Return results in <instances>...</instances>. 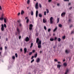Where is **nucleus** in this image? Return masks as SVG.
Listing matches in <instances>:
<instances>
[{
    "label": "nucleus",
    "instance_id": "f257e3e1",
    "mask_svg": "<svg viewBox=\"0 0 74 74\" xmlns=\"http://www.w3.org/2000/svg\"><path fill=\"white\" fill-rule=\"evenodd\" d=\"M16 31L18 32L17 33H18V35H19V34H20V33L21 32L20 30L19 29V28H18V27L16 28Z\"/></svg>",
    "mask_w": 74,
    "mask_h": 74
},
{
    "label": "nucleus",
    "instance_id": "f03ea898",
    "mask_svg": "<svg viewBox=\"0 0 74 74\" xmlns=\"http://www.w3.org/2000/svg\"><path fill=\"white\" fill-rule=\"evenodd\" d=\"M53 17H51L50 18V24H52L53 23Z\"/></svg>",
    "mask_w": 74,
    "mask_h": 74
},
{
    "label": "nucleus",
    "instance_id": "7ed1b4c3",
    "mask_svg": "<svg viewBox=\"0 0 74 74\" xmlns=\"http://www.w3.org/2000/svg\"><path fill=\"white\" fill-rule=\"evenodd\" d=\"M1 31H4V25L3 24H2L1 25Z\"/></svg>",
    "mask_w": 74,
    "mask_h": 74
},
{
    "label": "nucleus",
    "instance_id": "20e7f679",
    "mask_svg": "<svg viewBox=\"0 0 74 74\" xmlns=\"http://www.w3.org/2000/svg\"><path fill=\"white\" fill-rule=\"evenodd\" d=\"M3 16V15H2V16H1V17H0V21H3L4 20V17Z\"/></svg>",
    "mask_w": 74,
    "mask_h": 74
},
{
    "label": "nucleus",
    "instance_id": "39448f33",
    "mask_svg": "<svg viewBox=\"0 0 74 74\" xmlns=\"http://www.w3.org/2000/svg\"><path fill=\"white\" fill-rule=\"evenodd\" d=\"M30 40V39H29V37H27L25 39V41L26 42H28L29 41V40Z\"/></svg>",
    "mask_w": 74,
    "mask_h": 74
},
{
    "label": "nucleus",
    "instance_id": "423d86ee",
    "mask_svg": "<svg viewBox=\"0 0 74 74\" xmlns=\"http://www.w3.org/2000/svg\"><path fill=\"white\" fill-rule=\"evenodd\" d=\"M38 2H37L35 5V8L36 9H37L38 8Z\"/></svg>",
    "mask_w": 74,
    "mask_h": 74
},
{
    "label": "nucleus",
    "instance_id": "0eeeda50",
    "mask_svg": "<svg viewBox=\"0 0 74 74\" xmlns=\"http://www.w3.org/2000/svg\"><path fill=\"white\" fill-rule=\"evenodd\" d=\"M40 61V59L39 58H38L36 60V62H37V63H39Z\"/></svg>",
    "mask_w": 74,
    "mask_h": 74
},
{
    "label": "nucleus",
    "instance_id": "6e6552de",
    "mask_svg": "<svg viewBox=\"0 0 74 74\" xmlns=\"http://www.w3.org/2000/svg\"><path fill=\"white\" fill-rule=\"evenodd\" d=\"M64 15H65V12L62 13L61 14L62 17H63V16H64Z\"/></svg>",
    "mask_w": 74,
    "mask_h": 74
},
{
    "label": "nucleus",
    "instance_id": "1a4fd4ad",
    "mask_svg": "<svg viewBox=\"0 0 74 74\" xmlns=\"http://www.w3.org/2000/svg\"><path fill=\"white\" fill-rule=\"evenodd\" d=\"M24 53L25 54L27 52V49L26 48H25L24 49Z\"/></svg>",
    "mask_w": 74,
    "mask_h": 74
},
{
    "label": "nucleus",
    "instance_id": "9d476101",
    "mask_svg": "<svg viewBox=\"0 0 74 74\" xmlns=\"http://www.w3.org/2000/svg\"><path fill=\"white\" fill-rule=\"evenodd\" d=\"M38 10H36V17H37L38 16Z\"/></svg>",
    "mask_w": 74,
    "mask_h": 74
},
{
    "label": "nucleus",
    "instance_id": "9b49d317",
    "mask_svg": "<svg viewBox=\"0 0 74 74\" xmlns=\"http://www.w3.org/2000/svg\"><path fill=\"white\" fill-rule=\"evenodd\" d=\"M57 29H58V27H56L53 30V32H55L56 31V30H57Z\"/></svg>",
    "mask_w": 74,
    "mask_h": 74
},
{
    "label": "nucleus",
    "instance_id": "f8f14e48",
    "mask_svg": "<svg viewBox=\"0 0 74 74\" xmlns=\"http://www.w3.org/2000/svg\"><path fill=\"white\" fill-rule=\"evenodd\" d=\"M41 41L39 40L38 43V45H41Z\"/></svg>",
    "mask_w": 74,
    "mask_h": 74
},
{
    "label": "nucleus",
    "instance_id": "ddd939ff",
    "mask_svg": "<svg viewBox=\"0 0 74 74\" xmlns=\"http://www.w3.org/2000/svg\"><path fill=\"white\" fill-rule=\"evenodd\" d=\"M70 52V51L69 50H66L65 51V52L66 53H69Z\"/></svg>",
    "mask_w": 74,
    "mask_h": 74
},
{
    "label": "nucleus",
    "instance_id": "4468645a",
    "mask_svg": "<svg viewBox=\"0 0 74 74\" xmlns=\"http://www.w3.org/2000/svg\"><path fill=\"white\" fill-rule=\"evenodd\" d=\"M61 65H57V68H58L59 69V70H60V66Z\"/></svg>",
    "mask_w": 74,
    "mask_h": 74
},
{
    "label": "nucleus",
    "instance_id": "2eb2a0df",
    "mask_svg": "<svg viewBox=\"0 0 74 74\" xmlns=\"http://www.w3.org/2000/svg\"><path fill=\"white\" fill-rule=\"evenodd\" d=\"M50 41H54V39L53 38H51L50 39Z\"/></svg>",
    "mask_w": 74,
    "mask_h": 74
},
{
    "label": "nucleus",
    "instance_id": "dca6fc26",
    "mask_svg": "<svg viewBox=\"0 0 74 74\" xmlns=\"http://www.w3.org/2000/svg\"><path fill=\"white\" fill-rule=\"evenodd\" d=\"M34 57L35 58H37V53H36V54L34 55Z\"/></svg>",
    "mask_w": 74,
    "mask_h": 74
},
{
    "label": "nucleus",
    "instance_id": "f3484780",
    "mask_svg": "<svg viewBox=\"0 0 74 74\" xmlns=\"http://www.w3.org/2000/svg\"><path fill=\"white\" fill-rule=\"evenodd\" d=\"M24 14H25L24 11H23V10H21V15H23Z\"/></svg>",
    "mask_w": 74,
    "mask_h": 74
},
{
    "label": "nucleus",
    "instance_id": "a211bd4d",
    "mask_svg": "<svg viewBox=\"0 0 74 74\" xmlns=\"http://www.w3.org/2000/svg\"><path fill=\"white\" fill-rule=\"evenodd\" d=\"M38 48H41V45H38Z\"/></svg>",
    "mask_w": 74,
    "mask_h": 74
},
{
    "label": "nucleus",
    "instance_id": "6ab92c4d",
    "mask_svg": "<svg viewBox=\"0 0 74 74\" xmlns=\"http://www.w3.org/2000/svg\"><path fill=\"white\" fill-rule=\"evenodd\" d=\"M43 23H46L47 22V21H46V20L45 19H43Z\"/></svg>",
    "mask_w": 74,
    "mask_h": 74
},
{
    "label": "nucleus",
    "instance_id": "aec40b11",
    "mask_svg": "<svg viewBox=\"0 0 74 74\" xmlns=\"http://www.w3.org/2000/svg\"><path fill=\"white\" fill-rule=\"evenodd\" d=\"M73 27V24H71L69 26V27L70 29H71V27Z\"/></svg>",
    "mask_w": 74,
    "mask_h": 74
},
{
    "label": "nucleus",
    "instance_id": "412c9836",
    "mask_svg": "<svg viewBox=\"0 0 74 74\" xmlns=\"http://www.w3.org/2000/svg\"><path fill=\"white\" fill-rule=\"evenodd\" d=\"M69 47L71 49H72V48H73V45H71L69 46Z\"/></svg>",
    "mask_w": 74,
    "mask_h": 74
},
{
    "label": "nucleus",
    "instance_id": "4be33fe9",
    "mask_svg": "<svg viewBox=\"0 0 74 74\" xmlns=\"http://www.w3.org/2000/svg\"><path fill=\"white\" fill-rule=\"evenodd\" d=\"M57 40L58 42H60V41H61V39H60V38H58Z\"/></svg>",
    "mask_w": 74,
    "mask_h": 74
},
{
    "label": "nucleus",
    "instance_id": "5701e85b",
    "mask_svg": "<svg viewBox=\"0 0 74 74\" xmlns=\"http://www.w3.org/2000/svg\"><path fill=\"white\" fill-rule=\"evenodd\" d=\"M33 43L32 42L31 43L30 48H32L33 47Z\"/></svg>",
    "mask_w": 74,
    "mask_h": 74
},
{
    "label": "nucleus",
    "instance_id": "b1692460",
    "mask_svg": "<svg viewBox=\"0 0 74 74\" xmlns=\"http://www.w3.org/2000/svg\"><path fill=\"white\" fill-rule=\"evenodd\" d=\"M69 70L67 69L66 70V72H65V74H67V73H69Z\"/></svg>",
    "mask_w": 74,
    "mask_h": 74
},
{
    "label": "nucleus",
    "instance_id": "393cba45",
    "mask_svg": "<svg viewBox=\"0 0 74 74\" xmlns=\"http://www.w3.org/2000/svg\"><path fill=\"white\" fill-rule=\"evenodd\" d=\"M39 41V38H37L36 40V43H38V41Z\"/></svg>",
    "mask_w": 74,
    "mask_h": 74
},
{
    "label": "nucleus",
    "instance_id": "a878e982",
    "mask_svg": "<svg viewBox=\"0 0 74 74\" xmlns=\"http://www.w3.org/2000/svg\"><path fill=\"white\" fill-rule=\"evenodd\" d=\"M58 26L60 27H62V25L61 24H60L58 25Z\"/></svg>",
    "mask_w": 74,
    "mask_h": 74
},
{
    "label": "nucleus",
    "instance_id": "bb28decb",
    "mask_svg": "<svg viewBox=\"0 0 74 74\" xmlns=\"http://www.w3.org/2000/svg\"><path fill=\"white\" fill-rule=\"evenodd\" d=\"M7 21V20L6 19V18H4V22H5V23H6Z\"/></svg>",
    "mask_w": 74,
    "mask_h": 74
},
{
    "label": "nucleus",
    "instance_id": "cd10ccee",
    "mask_svg": "<svg viewBox=\"0 0 74 74\" xmlns=\"http://www.w3.org/2000/svg\"><path fill=\"white\" fill-rule=\"evenodd\" d=\"M38 16L39 17L41 18L42 17V14H38Z\"/></svg>",
    "mask_w": 74,
    "mask_h": 74
},
{
    "label": "nucleus",
    "instance_id": "c85d7f7f",
    "mask_svg": "<svg viewBox=\"0 0 74 74\" xmlns=\"http://www.w3.org/2000/svg\"><path fill=\"white\" fill-rule=\"evenodd\" d=\"M57 23H59V18H57Z\"/></svg>",
    "mask_w": 74,
    "mask_h": 74
},
{
    "label": "nucleus",
    "instance_id": "c756f323",
    "mask_svg": "<svg viewBox=\"0 0 74 74\" xmlns=\"http://www.w3.org/2000/svg\"><path fill=\"white\" fill-rule=\"evenodd\" d=\"M27 4H30V0H28L27 2Z\"/></svg>",
    "mask_w": 74,
    "mask_h": 74
},
{
    "label": "nucleus",
    "instance_id": "7c9ffc66",
    "mask_svg": "<svg viewBox=\"0 0 74 74\" xmlns=\"http://www.w3.org/2000/svg\"><path fill=\"white\" fill-rule=\"evenodd\" d=\"M57 39H58L57 37H55L54 38V41H56V40H57Z\"/></svg>",
    "mask_w": 74,
    "mask_h": 74
},
{
    "label": "nucleus",
    "instance_id": "2f4dec72",
    "mask_svg": "<svg viewBox=\"0 0 74 74\" xmlns=\"http://www.w3.org/2000/svg\"><path fill=\"white\" fill-rule=\"evenodd\" d=\"M29 19H27L26 21V23H29Z\"/></svg>",
    "mask_w": 74,
    "mask_h": 74
},
{
    "label": "nucleus",
    "instance_id": "473e14b6",
    "mask_svg": "<svg viewBox=\"0 0 74 74\" xmlns=\"http://www.w3.org/2000/svg\"><path fill=\"white\" fill-rule=\"evenodd\" d=\"M31 15H33V11H32L31 12Z\"/></svg>",
    "mask_w": 74,
    "mask_h": 74
},
{
    "label": "nucleus",
    "instance_id": "72a5a7b5",
    "mask_svg": "<svg viewBox=\"0 0 74 74\" xmlns=\"http://www.w3.org/2000/svg\"><path fill=\"white\" fill-rule=\"evenodd\" d=\"M29 27H33V25L32 24H30L29 25Z\"/></svg>",
    "mask_w": 74,
    "mask_h": 74
},
{
    "label": "nucleus",
    "instance_id": "f704fd0d",
    "mask_svg": "<svg viewBox=\"0 0 74 74\" xmlns=\"http://www.w3.org/2000/svg\"><path fill=\"white\" fill-rule=\"evenodd\" d=\"M44 29L45 30H47V27H46V26H44Z\"/></svg>",
    "mask_w": 74,
    "mask_h": 74
},
{
    "label": "nucleus",
    "instance_id": "c9c22d12",
    "mask_svg": "<svg viewBox=\"0 0 74 74\" xmlns=\"http://www.w3.org/2000/svg\"><path fill=\"white\" fill-rule=\"evenodd\" d=\"M4 27H5V28H6L7 27V25H6V24H4Z\"/></svg>",
    "mask_w": 74,
    "mask_h": 74
},
{
    "label": "nucleus",
    "instance_id": "e433bc0d",
    "mask_svg": "<svg viewBox=\"0 0 74 74\" xmlns=\"http://www.w3.org/2000/svg\"><path fill=\"white\" fill-rule=\"evenodd\" d=\"M15 56H16V58H17L18 57V54L17 53H16L15 54Z\"/></svg>",
    "mask_w": 74,
    "mask_h": 74
},
{
    "label": "nucleus",
    "instance_id": "4c0bfd02",
    "mask_svg": "<svg viewBox=\"0 0 74 74\" xmlns=\"http://www.w3.org/2000/svg\"><path fill=\"white\" fill-rule=\"evenodd\" d=\"M34 59H33L31 62V63H33L34 62Z\"/></svg>",
    "mask_w": 74,
    "mask_h": 74
},
{
    "label": "nucleus",
    "instance_id": "58836bf2",
    "mask_svg": "<svg viewBox=\"0 0 74 74\" xmlns=\"http://www.w3.org/2000/svg\"><path fill=\"white\" fill-rule=\"evenodd\" d=\"M39 6L40 8H41V7H42L41 6V4H40V3L39 4Z\"/></svg>",
    "mask_w": 74,
    "mask_h": 74
},
{
    "label": "nucleus",
    "instance_id": "ea45409f",
    "mask_svg": "<svg viewBox=\"0 0 74 74\" xmlns=\"http://www.w3.org/2000/svg\"><path fill=\"white\" fill-rule=\"evenodd\" d=\"M46 11H47V13H49V10H48V9H47L46 10Z\"/></svg>",
    "mask_w": 74,
    "mask_h": 74
},
{
    "label": "nucleus",
    "instance_id": "a19ab883",
    "mask_svg": "<svg viewBox=\"0 0 74 74\" xmlns=\"http://www.w3.org/2000/svg\"><path fill=\"white\" fill-rule=\"evenodd\" d=\"M51 31V29L49 28L48 29V32H49Z\"/></svg>",
    "mask_w": 74,
    "mask_h": 74
},
{
    "label": "nucleus",
    "instance_id": "79ce46f5",
    "mask_svg": "<svg viewBox=\"0 0 74 74\" xmlns=\"http://www.w3.org/2000/svg\"><path fill=\"white\" fill-rule=\"evenodd\" d=\"M19 24V26H20V27H22V24H21V23H20Z\"/></svg>",
    "mask_w": 74,
    "mask_h": 74
},
{
    "label": "nucleus",
    "instance_id": "37998d69",
    "mask_svg": "<svg viewBox=\"0 0 74 74\" xmlns=\"http://www.w3.org/2000/svg\"><path fill=\"white\" fill-rule=\"evenodd\" d=\"M32 53H33V52H30L29 54V55H32Z\"/></svg>",
    "mask_w": 74,
    "mask_h": 74
},
{
    "label": "nucleus",
    "instance_id": "c03bdc74",
    "mask_svg": "<svg viewBox=\"0 0 74 74\" xmlns=\"http://www.w3.org/2000/svg\"><path fill=\"white\" fill-rule=\"evenodd\" d=\"M29 29L30 30H31L32 29V27H29Z\"/></svg>",
    "mask_w": 74,
    "mask_h": 74
},
{
    "label": "nucleus",
    "instance_id": "a18cd8bd",
    "mask_svg": "<svg viewBox=\"0 0 74 74\" xmlns=\"http://www.w3.org/2000/svg\"><path fill=\"white\" fill-rule=\"evenodd\" d=\"M62 39H65V36H64L62 37Z\"/></svg>",
    "mask_w": 74,
    "mask_h": 74
},
{
    "label": "nucleus",
    "instance_id": "49530a36",
    "mask_svg": "<svg viewBox=\"0 0 74 74\" xmlns=\"http://www.w3.org/2000/svg\"><path fill=\"white\" fill-rule=\"evenodd\" d=\"M17 22L18 23H19H19H20V20L17 21Z\"/></svg>",
    "mask_w": 74,
    "mask_h": 74
},
{
    "label": "nucleus",
    "instance_id": "de8ad7c7",
    "mask_svg": "<svg viewBox=\"0 0 74 74\" xmlns=\"http://www.w3.org/2000/svg\"><path fill=\"white\" fill-rule=\"evenodd\" d=\"M12 58L13 59H15V57L14 56H12Z\"/></svg>",
    "mask_w": 74,
    "mask_h": 74
},
{
    "label": "nucleus",
    "instance_id": "09e8293b",
    "mask_svg": "<svg viewBox=\"0 0 74 74\" xmlns=\"http://www.w3.org/2000/svg\"><path fill=\"white\" fill-rule=\"evenodd\" d=\"M36 52V51L35 50H34L32 51V52H33V53H34V52Z\"/></svg>",
    "mask_w": 74,
    "mask_h": 74
},
{
    "label": "nucleus",
    "instance_id": "8fccbe9b",
    "mask_svg": "<svg viewBox=\"0 0 74 74\" xmlns=\"http://www.w3.org/2000/svg\"><path fill=\"white\" fill-rule=\"evenodd\" d=\"M34 56H32L31 58V59L32 60L34 58Z\"/></svg>",
    "mask_w": 74,
    "mask_h": 74
},
{
    "label": "nucleus",
    "instance_id": "3c124183",
    "mask_svg": "<svg viewBox=\"0 0 74 74\" xmlns=\"http://www.w3.org/2000/svg\"><path fill=\"white\" fill-rule=\"evenodd\" d=\"M73 33H74V31H73L71 32V34H73Z\"/></svg>",
    "mask_w": 74,
    "mask_h": 74
},
{
    "label": "nucleus",
    "instance_id": "603ef678",
    "mask_svg": "<svg viewBox=\"0 0 74 74\" xmlns=\"http://www.w3.org/2000/svg\"><path fill=\"white\" fill-rule=\"evenodd\" d=\"M54 61L55 62H58V60H57L56 59H55Z\"/></svg>",
    "mask_w": 74,
    "mask_h": 74
},
{
    "label": "nucleus",
    "instance_id": "864d4df0",
    "mask_svg": "<svg viewBox=\"0 0 74 74\" xmlns=\"http://www.w3.org/2000/svg\"><path fill=\"white\" fill-rule=\"evenodd\" d=\"M69 22H71V19H69Z\"/></svg>",
    "mask_w": 74,
    "mask_h": 74
},
{
    "label": "nucleus",
    "instance_id": "5fc2aeb1",
    "mask_svg": "<svg viewBox=\"0 0 74 74\" xmlns=\"http://www.w3.org/2000/svg\"><path fill=\"white\" fill-rule=\"evenodd\" d=\"M52 1V0H48V2L49 3H50V2H51Z\"/></svg>",
    "mask_w": 74,
    "mask_h": 74
},
{
    "label": "nucleus",
    "instance_id": "6e6d98bb",
    "mask_svg": "<svg viewBox=\"0 0 74 74\" xmlns=\"http://www.w3.org/2000/svg\"><path fill=\"white\" fill-rule=\"evenodd\" d=\"M44 15H46V12L45 11L44 12Z\"/></svg>",
    "mask_w": 74,
    "mask_h": 74
},
{
    "label": "nucleus",
    "instance_id": "4d7b16f0",
    "mask_svg": "<svg viewBox=\"0 0 74 74\" xmlns=\"http://www.w3.org/2000/svg\"><path fill=\"white\" fill-rule=\"evenodd\" d=\"M21 38V36H19V39H20Z\"/></svg>",
    "mask_w": 74,
    "mask_h": 74
},
{
    "label": "nucleus",
    "instance_id": "13d9d810",
    "mask_svg": "<svg viewBox=\"0 0 74 74\" xmlns=\"http://www.w3.org/2000/svg\"><path fill=\"white\" fill-rule=\"evenodd\" d=\"M69 10H71V9H72V7H71L69 8Z\"/></svg>",
    "mask_w": 74,
    "mask_h": 74
},
{
    "label": "nucleus",
    "instance_id": "bf43d9fd",
    "mask_svg": "<svg viewBox=\"0 0 74 74\" xmlns=\"http://www.w3.org/2000/svg\"><path fill=\"white\" fill-rule=\"evenodd\" d=\"M67 66V64L66 63H65V66Z\"/></svg>",
    "mask_w": 74,
    "mask_h": 74
},
{
    "label": "nucleus",
    "instance_id": "052dcab7",
    "mask_svg": "<svg viewBox=\"0 0 74 74\" xmlns=\"http://www.w3.org/2000/svg\"><path fill=\"white\" fill-rule=\"evenodd\" d=\"M69 0H65V1H69Z\"/></svg>",
    "mask_w": 74,
    "mask_h": 74
},
{
    "label": "nucleus",
    "instance_id": "680f3d73",
    "mask_svg": "<svg viewBox=\"0 0 74 74\" xmlns=\"http://www.w3.org/2000/svg\"><path fill=\"white\" fill-rule=\"evenodd\" d=\"M2 8H1V6H0V10H1Z\"/></svg>",
    "mask_w": 74,
    "mask_h": 74
},
{
    "label": "nucleus",
    "instance_id": "e2e57ef3",
    "mask_svg": "<svg viewBox=\"0 0 74 74\" xmlns=\"http://www.w3.org/2000/svg\"><path fill=\"white\" fill-rule=\"evenodd\" d=\"M20 51H21V52H22V49H20Z\"/></svg>",
    "mask_w": 74,
    "mask_h": 74
},
{
    "label": "nucleus",
    "instance_id": "0e129e2a",
    "mask_svg": "<svg viewBox=\"0 0 74 74\" xmlns=\"http://www.w3.org/2000/svg\"><path fill=\"white\" fill-rule=\"evenodd\" d=\"M20 14H21V13H19L18 14V15H20Z\"/></svg>",
    "mask_w": 74,
    "mask_h": 74
},
{
    "label": "nucleus",
    "instance_id": "69168bd1",
    "mask_svg": "<svg viewBox=\"0 0 74 74\" xmlns=\"http://www.w3.org/2000/svg\"><path fill=\"white\" fill-rule=\"evenodd\" d=\"M57 6H59V4L58 3L57 4Z\"/></svg>",
    "mask_w": 74,
    "mask_h": 74
},
{
    "label": "nucleus",
    "instance_id": "338daca9",
    "mask_svg": "<svg viewBox=\"0 0 74 74\" xmlns=\"http://www.w3.org/2000/svg\"><path fill=\"white\" fill-rule=\"evenodd\" d=\"M0 49L1 51V50H2V47H1L0 48Z\"/></svg>",
    "mask_w": 74,
    "mask_h": 74
},
{
    "label": "nucleus",
    "instance_id": "774afa93",
    "mask_svg": "<svg viewBox=\"0 0 74 74\" xmlns=\"http://www.w3.org/2000/svg\"><path fill=\"white\" fill-rule=\"evenodd\" d=\"M63 66H65V63H64L63 64Z\"/></svg>",
    "mask_w": 74,
    "mask_h": 74
}]
</instances>
